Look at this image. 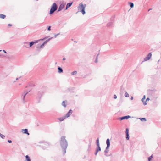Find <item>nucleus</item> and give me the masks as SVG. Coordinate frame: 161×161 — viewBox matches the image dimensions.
Masks as SVG:
<instances>
[{"instance_id": "f257e3e1", "label": "nucleus", "mask_w": 161, "mask_h": 161, "mask_svg": "<svg viewBox=\"0 0 161 161\" xmlns=\"http://www.w3.org/2000/svg\"><path fill=\"white\" fill-rule=\"evenodd\" d=\"M65 137L63 136L61 137L60 141V144L62 148L63 149V152L64 154L65 153L66 150L67 148L68 143L67 142L65 139Z\"/></svg>"}, {"instance_id": "f03ea898", "label": "nucleus", "mask_w": 161, "mask_h": 161, "mask_svg": "<svg viewBox=\"0 0 161 161\" xmlns=\"http://www.w3.org/2000/svg\"><path fill=\"white\" fill-rule=\"evenodd\" d=\"M86 7V5L85 4L83 5L82 3H81L79 4V6L78 7V12H81L84 15L85 14V8Z\"/></svg>"}, {"instance_id": "7ed1b4c3", "label": "nucleus", "mask_w": 161, "mask_h": 161, "mask_svg": "<svg viewBox=\"0 0 161 161\" xmlns=\"http://www.w3.org/2000/svg\"><path fill=\"white\" fill-rule=\"evenodd\" d=\"M57 6L55 3H54L52 5L50 11V14H51L54 13L57 9Z\"/></svg>"}, {"instance_id": "20e7f679", "label": "nucleus", "mask_w": 161, "mask_h": 161, "mask_svg": "<svg viewBox=\"0 0 161 161\" xmlns=\"http://www.w3.org/2000/svg\"><path fill=\"white\" fill-rule=\"evenodd\" d=\"M58 35H59V34H57L55 35L54 36L51 37H49L48 36L46 37L40 39L38 40H50L51 39H53L54 38H55L57 37V36Z\"/></svg>"}, {"instance_id": "39448f33", "label": "nucleus", "mask_w": 161, "mask_h": 161, "mask_svg": "<svg viewBox=\"0 0 161 161\" xmlns=\"http://www.w3.org/2000/svg\"><path fill=\"white\" fill-rule=\"evenodd\" d=\"M48 41H45L40 46L37 47L36 51L37 52L40 51L41 49L43 48L44 46L47 44Z\"/></svg>"}, {"instance_id": "423d86ee", "label": "nucleus", "mask_w": 161, "mask_h": 161, "mask_svg": "<svg viewBox=\"0 0 161 161\" xmlns=\"http://www.w3.org/2000/svg\"><path fill=\"white\" fill-rule=\"evenodd\" d=\"M129 129L128 128H127L126 129V130L125 131V133L126 134V139L127 140H129Z\"/></svg>"}, {"instance_id": "0eeeda50", "label": "nucleus", "mask_w": 161, "mask_h": 161, "mask_svg": "<svg viewBox=\"0 0 161 161\" xmlns=\"http://www.w3.org/2000/svg\"><path fill=\"white\" fill-rule=\"evenodd\" d=\"M152 56L151 53H149L147 56L144 58V60L145 61H146L149 60Z\"/></svg>"}, {"instance_id": "6e6552de", "label": "nucleus", "mask_w": 161, "mask_h": 161, "mask_svg": "<svg viewBox=\"0 0 161 161\" xmlns=\"http://www.w3.org/2000/svg\"><path fill=\"white\" fill-rule=\"evenodd\" d=\"M72 111L71 110H69V111L66 114V116L65 117V118H66L69 117L71 114H72Z\"/></svg>"}, {"instance_id": "1a4fd4ad", "label": "nucleus", "mask_w": 161, "mask_h": 161, "mask_svg": "<svg viewBox=\"0 0 161 161\" xmlns=\"http://www.w3.org/2000/svg\"><path fill=\"white\" fill-rule=\"evenodd\" d=\"M64 4H61L60 5L58 8V11H59L61 10L64 8Z\"/></svg>"}, {"instance_id": "9d476101", "label": "nucleus", "mask_w": 161, "mask_h": 161, "mask_svg": "<svg viewBox=\"0 0 161 161\" xmlns=\"http://www.w3.org/2000/svg\"><path fill=\"white\" fill-rule=\"evenodd\" d=\"M73 3V2H70L69 3H68L67 4L66 6V8L65 9V10H66L68 9V8L69 7H70L72 5V4Z\"/></svg>"}, {"instance_id": "9b49d317", "label": "nucleus", "mask_w": 161, "mask_h": 161, "mask_svg": "<svg viewBox=\"0 0 161 161\" xmlns=\"http://www.w3.org/2000/svg\"><path fill=\"white\" fill-rule=\"evenodd\" d=\"M130 117L129 115L121 117V120L125 119H128L130 118Z\"/></svg>"}, {"instance_id": "f8f14e48", "label": "nucleus", "mask_w": 161, "mask_h": 161, "mask_svg": "<svg viewBox=\"0 0 161 161\" xmlns=\"http://www.w3.org/2000/svg\"><path fill=\"white\" fill-rule=\"evenodd\" d=\"M23 131H24V133L25 134H26L28 135H29V133L28 132V129H22V130Z\"/></svg>"}, {"instance_id": "ddd939ff", "label": "nucleus", "mask_w": 161, "mask_h": 161, "mask_svg": "<svg viewBox=\"0 0 161 161\" xmlns=\"http://www.w3.org/2000/svg\"><path fill=\"white\" fill-rule=\"evenodd\" d=\"M97 147L96 148V150L98 152L99 151H100L101 150V148L100 147V145L98 146H97Z\"/></svg>"}, {"instance_id": "4468645a", "label": "nucleus", "mask_w": 161, "mask_h": 161, "mask_svg": "<svg viewBox=\"0 0 161 161\" xmlns=\"http://www.w3.org/2000/svg\"><path fill=\"white\" fill-rule=\"evenodd\" d=\"M106 144L107 145L110 146V140L109 139H107L106 140Z\"/></svg>"}, {"instance_id": "2eb2a0df", "label": "nucleus", "mask_w": 161, "mask_h": 161, "mask_svg": "<svg viewBox=\"0 0 161 161\" xmlns=\"http://www.w3.org/2000/svg\"><path fill=\"white\" fill-rule=\"evenodd\" d=\"M25 157L26 161H31L30 158L28 155H26Z\"/></svg>"}, {"instance_id": "dca6fc26", "label": "nucleus", "mask_w": 161, "mask_h": 161, "mask_svg": "<svg viewBox=\"0 0 161 161\" xmlns=\"http://www.w3.org/2000/svg\"><path fill=\"white\" fill-rule=\"evenodd\" d=\"M113 25V22H112L108 23L107 24V26L108 27L111 26Z\"/></svg>"}, {"instance_id": "f3484780", "label": "nucleus", "mask_w": 161, "mask_h": 161, "mask_svg": "<svg viewBox=\"0 0 161 161\" xmlns=\"http://www.w3.org/2000/svg\"><path fill=\"white\" fill-rule=\"evenodd\" d=\"M58 72L59 73H61L63 72V70L62 69L59 67H58Z\"/></svg>"}, {"instance_id": "a211bd4d", "label": "nucleus", "mask_w": 161, "mask_h": 161, "mask_svg": "<svg viewBox=\"0 0 161 161\" xmlns=\"http://www.w3.org/2000/svg\"><path fill=\"white\" fill-rule=\"evenodd\" d=\"M6 15L3 14H0V18L3 19H4L6 17Z\"/></svg>"}, {"instance_id": "6ab92c4d", "label": "nucleus", "mask_w": 161, "mask_h": 161, "mask_svg": "<svg viewBox=\"0 0 161 161\" xmlns=\"http://www.w3.org/2000/svg\"><path fill=\"white\" fill-rule=\"evenodd\" d=\"M129 4L130 5L131 8H132L134 7V3H133L129 2Z\"/></svg>"}, {"instance_id": "aec40b11", "label": "nucleus", "mask_w": 161, "mask_h": 161, "mask_svg": "<svg viewBox=\"0 0 161 161\" xmlns=\"http://www.w3.org/2000/svg\"><path fill=\"white\" fill-rule=\"evenodd\" d=\"M140 120L142 121H146V119L145 118H140Z\"/></svg>"}, {"instance_id": "412c9836", "label": "nucleus", "mask_w": 161, "mask_h": 161, "mask_svg": "<svg viewBox=\"0 0 161 161\" xmlns=\"http://www.w3.org/2000/svg\"><path fill=\"white\" fill-rule=\"evenodd\" d=\"M96 142L97 143V146H98L100 145H99V140L98 138L97 139V140H96Z\"/></svg>"}, {"instance_id": "4be33fe9", "label": "nucleus", "mask_w": 161, "mask_h": 161, "mask_svg": "<svg viewBox=\"0 0 161 161\" xmlns=\"http://www.w3.org/2000/svg\"><path fill=\"white\" fill-rule=\"evenodd\" d=\"M77 71H74L71 73V74L72 75H75L77 74Z\"/></svg>"}, {"instance_id": "5701e85b", "label": "nucleus", "mask_w": 161, "mask_h": 161, "mask_svg": "<svg viewBox=\"0 0 161 161\" xmlns=\"http://www.w3.org/2000/svg\"><path fill=\"white\" fill-rule=\"evenodd\" d=\"M153 158V155L149 157L148 158V161H150L152 158Z\"/></svg>"}, {"instance_id": "b1692460", "label": "nucleus", "mask_w": 161, "mask_h": 161, "mask_svg": "<svg viewBox=\"0 0 161 161\" xmlns=\"http://www.w3.org/2000/svg\"><path fill=\"white\" fill-rule=\"evenodd\" d=\"M37 42H31L30 43V44H29V46H30V47H31L32 45H33V44H34V43H36Z\"/></svg>"}, {"instance_id": "393cba45", "label": "nucleus", "mask_w": 161, "mask_h": 161, "mask_svg": "<svg viewBox=\"0 0 161 161\" xmlns=\"http://www.w3.org/2000/svg\"><path fill=\"white\" fill-rule=\"evenodd\" d=\"M29 44L27 42H25L24 43V46H25L26 47H27L28 46Z\"/></svg>"}, {"instance_id": "a878e982", "label": "nucleus", "mask_w": 161, "mask_h": 161, "mask_svg": "<svg viewBox=\"0 0 161 161\" xmlns=\"http://www.w3.org/2000/svg\"><path fill=\"white\" fill-rule=\"evenodd\" d=\"M65 117H63V118H59L58 119L60 121H63V120H64V119H65Z\"/></svg>"}, {"instance_id": "bb28decb", "label": "nucleus", "mask_w": 161, "mask_h": 161, "mask_svg": "<svg viewBox=\"0 0 161 161\" xmlns=\"http://www.w3.org/2000/svg\"><path fill=\"white\" fill-rule=\"evenodd\" d=\"M0 136L2 139H4V138L5 137V136L4 135L2 134H1V133H0Z\"/></svg>"}, {"instance_id": "cd10ccee", "label": "nucleus", "mask_w": 161, "mask_h": 161, "mask_svg": "<svg viewBox=\"0 0 161 161\" xmlns=\"http://www.w3.org/2000/svg\"><path fill=\"white\" fill-rule=\"evenodd\" d=\"M62 105L64 106V107H65L66 106V105L65 104V101H63L62 103Z\"/></svg>"}, {"instance_id": "c85d7f7f", "label": "nucleus", "mask_w": 161, "mask_h": 161, "mask_svg": "<svg viewBox=\"0 0 161 161\" xmlns=\"http://www.w3.org/2000/svg\"><path fill=\"white\" fill-rule=\"evenodd\" d=\"M125 96L126 97H129V95L128 93L127 92H126L125 94Z\"/></svg>"}, {"instance_id": "c756f323", "label": "nucleus", "mask_w": 161, "mask_h": 161, "mask_svg": "<svg viewBox=\"0 0 161 161\" xmlns=\"http://www.w3.org/2000/svg\"><path fill=\"white\" fill-rule=\"evenodd\" d=\"M28 92H24V96H23V99L24 100V98H25V95L27 94V93H28Z\"/></svg>"}, {"instance_id": "7c9ffc66", "label": "nucleus", "mask_w": 161, "mask_h": 161, "mask_svg": "<svg viewBox=\"0 0 161 161\" xmlns=\"http://www.w3.org/2000/svg\"><path fill=\"white\" fill-rule=\"evenodd\" d=\"M99 55V54H98L96 58V60H95V62L96 63H97V58H98V55Z\"/></svg>"}, {"instance_id": "2f4dec72", "label": "nucleus", "mask_w": 161, "mask_h": 161, "mask_svg": "<svg viewBox=\"0 0 161 161\" xmlns=\"http://www.w3.org/2000/svg\"><path fill=\"white\" fill-rule=\"evenodd\" d=\"M145 99V95H144L143 96V97L142 99H141V101H142V102H143L144 101H143V100H144Z\"/></svg>"}, {"instance_id": "473e14b6", "label": "nucleus", "mask_w": 161, "mask_h": 161, "mask_svg": "<svg viewBox=\"0 0 161 161\" xmlns=\"http://www.w3.org/2000/svg\"><path fill=\"white\" fill-rule=\"evenodd\" d=\"M108 150H107V149H106L105 151H104V152L105 153H108Z\"/></svg>"}, {"instance_id": "72a5a7b5", "label": "nucleus", "mask_w": 161, "mask_h": 161, "mask_svg": "<svg viewBox=\"0 0 161 161\" xmlns=\"http://www.w3.org/2000/svg\"><path fill=\"white\" fill-rule=\"evenodd\" d=\"M51 26H49L48 27V29H48V31H50V30H51Z\"/></svg>"}, {"instance_id": "f704fd0d", "label": "nucleus", "mask_w": 161, "mask_h": 161, "mask_svg": "<svg viewBox=\"0 0 161 161\" xmlns=\"http://www.w3.org/2000/svg\"><path fill=\"white\" fill-rule=\"evenodd\" d=\"M98 152L96 150V151H95V153H94L95 155H97V153H98Z\"/></svg>"}, {"instance_id": "c9c22d12", "label": "nucleus", "mask_w": 161, "mask_h": 161, "mask_svg": "<svg viewBox=\"0 0 161 161\" xmlns=\"http://www.w3.org/2000/svg\"><path fill=\"white\" fill-rule=\"evenodd\" d=\"M114 99H116L117 98V96L116 95H114Z\"/></svg>"}, {"instance_id": "e433bc0d", "label": "nucleus", "mask_w": 161, "mask_h": 161, "mask_svg": "<svg viewBox=\"0 0 161 161\" xmlns=\"http://www.w3.org/2000/svg\"><path fill=\"white\" fill-rule=\"evenodd\" d=\"M7 141L9 143H11L12 142V141L11 140H8Z\"/></svg>"}, {"instance_id": "4c0bfd02", "label": "nucleus", "mask_w": 161, "mask_h": 161, "mask_svg": "<svg viewBox=\"0 0 161 161\" xmlns=\"http://www.w3.org/2000/svg\"><path fill=\"white\" fill-rule=\"evenodd\" d=\"M109 147H110V146L107 145V146L106 148V149L107 150L109 148Z\"/></svg>"}, {"instance_id": "58836bf2", "label": "nucleus", "mask_w": 161, "mask_h": 161, "mask_svg": "<svg viewBox=\"0 0 161 161\" xmlns=\"http://www.w3.org/2000/svg\"><path fill=\"white\" fill-rule=\"evenodd\" d=\"M143 104L144 105H146L147 104V103H146V101L144 103H143Z\"/></svg>"}, {"instance_id": "ea45409f", "label": "nucleus", "mask_w": 161, "mask_h": 161, "mask_svg": "<svg viewBox=\"0 0 161 161\" xmlns=\"http://www.w3.org/2000/svg\"><path fill=\"white\" fill-rule=\"evenodd\" d=\"M150 100V99L149 98H147L146 100V101H148V100Z\"/></svg>"}, {"instance_id": "a19ab883", "label": "nucleus", "mask_w": 161, "mask_h": 161, "mask_svg": "<svg viewBox=\"0 0 161 161\" xmlns=\"http://www.w3.org/2000/svg\"><path fill=\"white\" fill-rule=\"evenodd\" d=\"M133 99V97L132 96L130 98L131 100H132Z\"/></svg>"}, {"instance_id": "79ce46f5", "label": "nucleus", "mask_w": 161, "mask_h": 161, "mask_svg": "<svg viewBox=\"0 0 161 161\" xmlns=\"http://www.w3.org/2000/svg\"><path fill=\"white\" fill-rule=\"evenodd\" d=\"M8 26H11L12 25L11 24H8Z\"/></svg>"}, {"instance_id": "37998d69", "label": "nucleus", "mask_w": 161, "mask_h": 161, "mask_svg": "<svg viewBox=\"0 0 161 161\" xmlns=\"http://www.w3.org/2000/svg\"><path fill=\"white\" fill-rule=\"evenodd\" d=\"M3 51L5 53H6V52L5 50H3Z\"/></svg>"}, {"instance_id": "c03bdc74", "label": "nucleus", "mask_w": 161, "mask_h": 161, "mask_svg": "<svg viewBox=\"0 0 161 161\" xmlns=\"http://www.w3.org/2000/svg\"><path fill=\"white\" fill-rule=\"evenodd\" d=\"M65 58H64L63 59V60H65Z\"/></svg>"}, {"instance_id": "a18cd8bd", "label": "nucleus", "mask_w": 161, "mask_h": 161, "mask_svg": "<svg viewBox=\"0 0 161 161\" xmlns=\"http://www.w3.org/2000/svg\"><path fill=\"white\" fill-rule=\"evenodd\" d=\"M118 119L121 120V118L120 117V118H118Z\"/></svg>"}, {"instance_id": "49530a36", "label": "nucleus", "mask_w": 161, "mask_h": 161, "mask_svg": "<svg viewBox=\"0 0 161 161\" xmlns=\"http://www.w3.org/2000/svg\"><path fill=\"white\" fill-rule=\"evenodd\" d=\"M18 79H19V78H16V80H18Z\"/></svg>"}, {"instance_id": "de8ad7c7", "label": "nucleus", "mask_w": 161, "mask_h": 161, "mask_svg": "<svg viewBox=\"0 0 161 161\" xmlns=\"http://www.w3.org/2000/svg\"><path fill=\"white\" fill-rule=\"evenodd\" d=\"M152 8H150V9H149V10H148V11H149L150 10H152Z\"/></svg>"}, {"instance_id": "09e8293b", "label": "nucleus", "mask_w": 161, "mask_h": 161, "mask_svg": "<svg viewBox=\"0 0 161 161\" xmlns=\"http://www.w3.org/2000/svg\"><path fill=\"white\" fill-rule=\"evenodd\" d=\"M75 42H77V41H75Z\"/></svg>"}, {"instance_id": "8fccbe9b", "label": "nucleus", "mask_w": 161, "mask_h": 161, "mask_svg": "<svg viewBox=\"0 0 161 161\" xmlns=\"http://www.w3.org/2000/svg\"><path fill=\"white\" fill-rule=\"evenodd\" d=\"M1 51V50H0V51Z\"/></svg>"}]
</instances>
